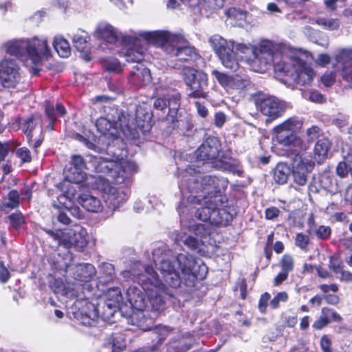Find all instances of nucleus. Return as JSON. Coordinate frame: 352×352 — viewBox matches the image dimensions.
Wrapping results in <instances>:
<instances>
[{
  "instance_id": "obj_1",
  "label": "nucleus",
  "mask_w": 352,
  "mask_h": 352,
  "mask_svg": "<svg viewBox=\"0 0 352 352\" xmlns=\"http://www.w3.org/2000/svg\"><path fill=\"white\" fill-rule=\"evenodd\" d=\"M179 188H187L191 195L186 202L182 201L178 210L181 218L186 214H192L202 221H210L211 224L226 226L232 219L226 209L220 208L223 204L221 192L227 186V182L211 175L197 174L191 166L182 171L179 176Z\"/></svg>"
},
{
  "instance_id": "obj_2",
  "label": "nucleus",
  "mask_w": 352,
  "mask_h": 352,
  "mask_svg": "<svg viewBox=\"0 0 352 352\" xmlns=\"http://www.w3.org/2000/svg\"><path fill=\"white\" fill-rule=\"evenodd\" d=\"M209 43L222 65L234 72L239 68L237 54H241V58L247 61L258 64V67L255 69L258 72L265 71L267 66L274 63L277 58L274 54L276 45L269 40H263L258 45L252 46L250 44L236 43L232 40L227 41L220 35L214 34L210 38Z\"/></svg>"
},
{
  "instance_id": "obj_3",
  "label": "nucleus",
  "mask_w": 352,
  "mask_h": 352,
  "mask_svg": "<svg viewBox=\"0 0 352 352\" xmlns=\"http://www.w3.org/2000/svg\"><path fill=\"white\" fill-rule=\"evenodd\" d=\"M156 265L164 283L173 288L179 287L182 283L191 287L195 280L205 278L208 273L206 264L198 263L188 253H179L171 259L163 258Z\"/></svg>"
},
{
  "instance_id": "obj_4",
  "label": "nucleus",
  "mask_w": 352,
  "mask_h": 352,
  "mask_svg": "<svg viewBox=\"0 0 352 352\" xmlns=\"http://www.w3.org/2000/svg\"><path fill=\"white\" fill-rule=\"evenodd\" d=\"M122 275L125 278L136 277L146 294L152 308L156 310L164 309L165 302L171 294L152 267H144L138 262L131 270L122 271Z\"/></svg>"
},
{
  "instance_id": "obj_5",
  "label": "nucleus",
  "mask_w": 352,
  "mask_h": 352,
  "mask_svg": "<svg viewBox=\"0 0 352 352\" xmlns=\"http://www.w3.org/2000/svg\"><path fill=\"white\" fill-rule=\"evenodd\" d=\"M140 36L149 44L160 47L171 58L179 61H188L197 56L195 49L189 45L181 33H172L165 30L140 32Z\"/></svg>"
},
{
  "instance_id": "obj_6",
  "label": "nucleus",
  "mask_w": 352,
  "mask_h": 352,
  "mask_svg": "<svg viewBox=\"0 0 352 352\" xmlns=\"http://www.w3.org/2000/svg\"><path fill=\"white\" fill-rule=\"evenodd\" d=\"M121 43L125 49L122 52L127 62H136L138 64L133 67L131 72L129 80L137 85H146L151 82L150 70L140 63L144 58V54L149 43L140 36V32L133 35L122 36Z\"/></svg>"
},
{
  "instance_id": "obj_7",
  "label": "nucleus",
  "mask_w": 352,
  "mask_h": 352,
  "mask_svg": "<svg viewBox=\"0 0 352 352\" xmlns=\"http://www.w3.org/2000/svg\"><path fill=\"white\" fill-rule=\"evenodd\" d=\"M89 168L96 173H107L117 184H122L138 170L136 164L132 162H118L107 160L100 156H91L88 162Z\"/></svg>"
},
{
  "instance_id": "obj_8",
  "label": "nucleus",
  "mask_w": 352,
  "mask_h": 352,
  "mask_svg": "<svg viewBox=\"0 0 352 352\" xmlns=\"http://www.w3.org/2000/svg\"><path fill=\"white\" fill-rule=\"evenodd\" d=\"M274 67L276 72L291 76L298 86L310 85L315 76L313 69L299 56L283 57L274 62Z\"/></svg>"
},
{
  "instance_id": "obj_9",
  "label": "nucleus",
  "mask_w": 352,
  "mask_h": 352,
  "mask_svg": "<svg viewBox=\"0 0 352 352\" xmlns=\"http://www.w3.org/2000/svg\"><path fill=\"white\" fill-rule=\"evenodd\" d=\"M220 147L221 145L217 138L209 137L197 149V158L199 160L210 162L217 169L232 171V165L229 162L218 158Z\"/></svg>"
},
{
  "instance_id": "obj_10",
  "label": "nucleus",
  "mask_w": 352,
  "mask_h": 352,
  "mask_svg": "<svg viewBox=\"0 0 352 352\" xmlns=\"http://www.w3.org/2000/svg\"><path fill=\"white\" fill-rule=\"evenodd\" d=\"M142 290H144L142 287L131 286L126 292L127 300L133 309V312L131 315L132 324L137 326H141L146 320L145 311H148L149 309L157 311L152 308L151 302H149V305L147 304L144 292ZM148 301L150 302L148 298Z\"/></svg>"
},
{
  "instance_id": "obj_11",
  "label": "nucleus",
  "mask_w": 352,
  "mask_h": 352,
  "mask_svg": "<svg viewBox=\"0 0 352 352\" xmlns=\"http://www.w3.org/2000/svg\"><path fill=\"white\" fill-rule=\"evenodd\" d=\"M302 125V122L298 118H288L274 128V142L284 146L299 144L301 140L297 138L296 132Z\"/></svg>"
},
{
  "instance_id": "obj_12",
  "label": "nucleus",
  "mask_w": 352,
  "mask_h": 352,
  "mask_svg": "<svg viewBox=\"0 0 352 352\" xmlns=\"http://www.w3.org/2000/svg\"><path fill=\"white\" fill-rule=\"evenodd\" d=\"M183 76L191 91L189 97L206 98L208 96V76L206 73L186 67L183 69Z\"/></svg>"
},
{
  "instance_id": "obj_13",
  "label": "nucleus",
  "mask_w": 352,
  "mask_h": 352,
  "mask_svg": "<svg viewBox=\"0 0 352 352\" xmlns=\"http://www.w3.org/2000/svg\"><path fill=\"white\" fill-rule=\"evenodd\" d=\"M91 188H96L105 195V201L113 210L118 208L128 197L124 188L113 186L109 183V179H106L102 175H98Z\"/></svg>"
},
{
  "instance_id": "obj_14",
  "label": "nucleus",
  "mask_w": 352,
  "mask_h": 352,
  "mask_svg": "<svg viewBox=\"0 0 352 352\" xmlns=\"http://www.w3.org/2000/svg\"><path fill=\"white\" fill-rule=\"evenodd\" d=\"M29 43L28 47L30 63L27 64V67L34 75H37L39 72V66L41 65L42 58L44 56H48L50 48L47 41L44 36H34L31 38H27Z\"/></svg>"
},
{
  "instance_id": "obj_15",
  "label": "nucleus",
  "mask_w": 352,
  "mask_h": 352,
  "mask_svg": "<svg viewBox=\"0 0 352 352\" xmlns=\"http://www.w3.org/2000/svg\"><path fill=\"white\" fill-rule=\"evenodd\" d=\"M85 169H90L87 167L86 163L81 155H74L71 158L70 166L64 170L65 178L71 182H84L94 186L95 179L98 176L87 175L84 173Z\"/></svg>"
},
{
  "instance_id": "obj_16",
  "label": "nucleus",
  "mask_w": 352,
  "mask_h": 352,
  "mask_svg": "<svg viewBox=\"0 0 352 352\" xmlns=\"http://www.w3.org/2000/svg\"><path fill=\"white\" fill-rule=\"evenodd\" d=\"M22 80L21 69L16 60L3 59L0 63V89L16 88Z\"/></svg>"
},
{
  "instance_id": "obj_17",
  "label": "nucleus",
  "mask_w": 352,
  "mask_h": 352,
  "mask_svg": "<svg viewBox=\"0 0 352 352\" xmlns=\"http://www.w3.org/2000/svg\"><path fill=\"white\" fill-rule=\"evenodd\" d=\"M256 106L260 112L267 117V122L281 116L288 107L285 102L272 96H260L256 100Z\"/></svg>"
},
{
  "instance_id": "obj_18",
  "label": "nucleus",
  "mask_w": 352,
  "mask_h": 352,
  "mask_svg": "<svg viewBox=\"0 0 352 352\" xmlns=\"http://www.w3.org/2000/svg\"><path fill=\"white\" fill-rule=\"evenodd\" d=\"M74 316L77 320L85 326H94L99 317L98 311L94 303L87 299H77L74 304Z\"/></svg>"
},
{
  "instance_id": "obj_19",
  "label": "nucleus",
  "mask_w": 352,
  "mask_h": 352,
  "mask_svg": "<svg viewBox=\"0 0 352 352\" xmlns=\"http://www.w3.org/2000/svg\"><path fill=\"white\" fill-rule=\"evenodd\" d=\"M315 161L307 155H296L292 165L294 182L299 186H305L307 182L308 174L312 170Z\"/></svg>"
},
{
  "instance_id": "obj_20",
  "label": "nucleus",
  "mask_w": 352,
  "mask_h": 352,
  "mask_svg": "<svg viewBox=\"0 0 352 352\" xmlns=\"http://www.w3.org/2000/svg\"><path fill=\"white\" fill-rule=\"evenodd\" d=\"M27 38L13 39L6 42L3 47L5 51L12 56L20 58L27 67L30 63L28 47H30Z\"/></svg>"
},
{
  "instance_id": "obj_21",
  "label": "nucleus",
  "mask_w": 352,
  "mask_h": 352,
  "mask_svg": "<svg viewBox=\"0 0 352 352\" xmlns=\"http://www.w3.org/2000/svg\"><path fill=\"white\" fill-rule=\"evenodd\" d=\"M65 271L79 283L89 282L96 272L94 266L89 263L66 265Z\"/></svg>"
},
{
  "instance_id": "obj_22",
  "label": "nucleus",
  "mask_w": 352,
  "mask_h": 352,
  "mask_svg": "<svg viewBox=\"0 0 352 352\" xmlns=\"http://www.w3.org/2000/svg\"><path fill=\"white\" fill-rule=\"evenodd\" d=\"M179 94L175 91H168L166 97H157L154 101V107L156 109L164 110L168 107V113L173 117L179 107Z\"/></svg>"
},
{
  "instance_id": "obj_23",
  "label": "nucleus",
  "mask_w": 352,
  "mask_h": 352,
  "mask_svg": "<svg viewBox=\"0 0 352 352\" xmlns=\"http://www.w3.org/2000/svg\"><path fill=\"white\" fill-rule=\"evenodd\" d=\"M20 127L27 136L28 141H32L34 136L42 135V120L40 116H31L20 123Z\"/></svg>"
},
{
  "instance_id": "obj_24",
  "label": "nucleus",
  "mask_w": 352,
  "mask_h": 352,
  "mask_svg": "<svg viewBox=\"0 0 352 352\" xmlns=\"http://www.w3.org/2000/svg\"><path fill=\"white\" fill-rule=\"evenodd\" d=\"M94 36L109 43L115 45L119 42L120 34L116 29L108 23H100L94 32Z\"/></svg>"
},
{
  "instance_id": "obj_25",
  "label": "nucleus",
  "mask_w": 352,
  "mask_h": 352,
  "mask_svg": "<svg viewBox=\"0 0 352 352\" xmlns=\"http://www.w3.org/2000/svg\"><path fill=\"white\" fill-rule=\"evenodd\" d=\"M336 58L338 62L343 65L341 71L342 78L348 82H352V50H340Z\"/></svg>"
},
{
  "instance_id": "obj_26",
  "label": "nucleus",
  "mask_w": 352,
  "mask_h": 352,
  "mask_svg": "<svg viewBox=\"0 0 352 352\" xmlns=\"http://www.w3.org/2000/svg\"><path fill=\"white\" fill-rule=\"evenodd\" d=\"M78 202L86 210L91 212H100L103 209L101 200L90 193H81L78 197Z\"/></svg>"
},
{
  "instance_id": "obj_27",
  "label": "nucleus",
  "mask_w": 352,
  "mask_h": 352,
  "mask_svg": "<svg viewBox=\"0 0 352 352\" xmlns=\"http://www.w3.org/2000/svg\"><path fill=\"white\" fill-rule=\"evenodd\" d=\"M192 338L189 333L178 336L177 339L172 340L167 348V352H184L191 347Z\"/></svg>"
},
{
  "instance_id": "obj_28",
  "label": "nucleus",
  "mask_w": 352,
  "mask_h": 352,
  "mask_svg": "<svg viewBox=\"0 0 352 352\" xmlns=\"http://www.w3.org/2000/svg\"><path fill=\"white\" fill-rule=\"evenodd\" d=\"M135 121L137 126L144 131H149L151 129V113L142 106L137 107Z\"/></svg>"
},
{
  "instance_id": "obj_29",
  "label": "nucleus",
  "mask_w": 352,
  "mask_h": 352,
  "mask_svg": "<svg viewBox=\"0 0 352 352\" xmlns=\"http://www.w3.org/2000/svg\"><path fill=\"white\" fill-rule=\"evenodd\" d=\"M331 148V143L327 138H322L317 141L314 146V160L321 163L327 157Z\"/></svg>"
},
{
  "instance_id": "obj_30",
  "label": "nucleus",
  "mask_w": 352,
  "mask_h": 352,
  "mask_svg": "<svg viewBox=\"0 0 352 352\" xmlns=\"http://www.w3.org/2000/svg\"><path fill=\"white\" fill-rule=\"evenodd\" d=\"M72 245L78 249H82L87 244V233L85 228L80 226H76L71 229Z\"/></svg>"
},
{
  "instance_id": "obj_31",
  "label": "nucleus",
  "mask_w": 352,
  "mask_h": 352,
  "mask_svg": "<svg viewBox=\"0 0 352 352\" xmlns=\"http://www.w3.org/2000/svg\"><path fill=\"white\" fill-rule=\"evenodd\" d=\"M176 243L182 242L185 245L192 250H197L199 252L202 251L203 243L192 236H187L184 232L177 233L175 237Z\"/></svg>"
},
{
  "instance_id": "obj_32",
  "label": "nucleus",
  "mask_w": 352,
  "mask_h": 352,
  "mask_svg": "<svg viewBox=\"0 0 352 352\" xmlns=\"http://www.w3.org/2000/svg\"><path fill=\"white\" fill-rule=\"evenodd\" d=\"M45 232L55 241H57L59 245H63L66 248H70L72 247L71 230L66 232H63L61 230L55 232L51 230H46Z\"/></svg>"
},
{
  "instance_id": "obj_33",
  "label": "nucleus",
  "mask_w": 352,
  "mask_h": 352,
  "mask_svg": "<svg viewBox=\"0 0 352 352\" xmlns=\"http://www.w3.org/2000/svg\"><path fill=\"white\" fill-rule=\"evenodd\" d=\"M85 186H90L91 188V184H87L85 182H74L68 181L65 178L63 183L62 184V190L65 194V196L69 199H74L77 189L80 190Z\"/></svg>"
},
{
  "instance_id": "obj_34",
  "label": "nucleus",
  "mask_w": 352,
  "mask_h": 352,
  "mask_svg": "<svg viewBox=\"0 0 352 352\" xmlns=\"http://www.w3.org/2000/svg\"><path fill=\"white\" fill-rule=\"evenodd\" d=\"M53 46L60 57L66 58L70 55L71 48L69 43L62 36L58 35L54 37Z\"/></svg>"
},
{
  "instance_id": "obj_35",
  "label": "nucleus",
  "mask_w": 352,
  "mask_h": 352,
  "mask_svg": "<svg viewBox=\"0 0 352 352\" xmlns=\"http://www.w3.org/2000/svg\"><path fill=\"white\" fill-rule=\"evenodd\" d=\"M291 173L290 167L285 163H278L274 170V178L276 183L285 184Z\"/></svg>"
},
{
  "instance_id": "obj_36",
  "label": "nucleus",
  "mask_w": 352,
  "mask_h": 352,
  "mask_svg": "<svg viewBox=\"0 0 352 352\" xmlns=\"http://www.w3.org/2000/svg\"><path fill=\"white\" fill-rule=\"evenodd\" d=\"M309 229L311 232L315 234L318 239L325 240L327 239L331 234V229L329 226H317L313 220V218L311 217L309 219Z\"/></svg>"
},
{
  "instance_id": "obj_37",
  "label": "nucleus",
  "mask_w": 352,
  "mask_h": 352,
  "mask_svg": "<svg viewBox=\"0 0 352 352\" xmlns=\"http://www.w3.org/2000/svg\"><path fill=\"white\" fill-rule=\"evenodd\" d=\"M116 120L106 117H100L96 120V126L99 132L106 134L111 129L116 128Z\"/></svg>"
},
{
  "instance_id": "obj_38",
  "label": "nucleus",
  "mask_w": 352,
  "mask_h": 352,
  "mask_svg": "<svg viewBox=\"0 0 352 352\" xmlns=\"http://www.w3.org/2000/svg\"><path fill=\"white\" fill-rule=\"evenodd\" d=\"M88 38L87 32L78 30L72 37L74 47L79 51H83L86 48Z\"/></svg>"
},
{
  "instance_id": "obj_39",
  "label": "nucleus",
  "mask_w": 352,
  "mask_h": 352,
  "mask_svg": "<svg viewBox=\"0 0 352 352\" xmlns=\"http://www.w3.org/2000/svg\"><path fill=\"white\" fill-rule=\"evenodd\" d=\"M45 113L51 121L55 120L57 117L63 116L65 114L66 110L61 104H57L56 108L47 103L45 107Z\"/></svg>"
},
{
  "instance_id": "obj_40",
  "label": "nucleus",
  "mask_w": 352,
  "mask_h": 352,
  "mask_svg": "<svg viewBox=\"0 0 352 352\" xmlns=\"http://www.w3.org/2000/svg\"><path fill=\"white\" fill-rule=\"evenodd\" d=\"M103 68L109 72H120L122 70V66L120 61L113 57L103 58L102 60Z\"/></svg>"
},
{
  "instance_id": "obj_41",
  "label": "nucleus",
  "mask_w": 352,
  "mask_h": 352,
  "mask_svg": "<svg viewBox=\"0 0 352 352\" xmlns=\"http://www.w3.org/2000/svg\"><path fill=\"white\" fill-rule=\"evenodd\" d=\"M100 270L102 274L101 277L102 280L101 281L104 283L107 284L115 278L114 266L112 264L108 263H103Z\"/></svg>"
},
{
  "instance_id": "obj_42",
  "label": "nucleus",
  "mask_w": 352,
  "mask_h": 352,
  "mask_svg": "<svg viewBox=\"0 0 352 352\" xmlns=\"http://www.w3.org/2000/svg\"><path fill=\"white\" fill-rule=\"evenodd\" d=\"M228 17L236 21V25H241L245 21L247 12L236 8H231L226 11Z\"/></svg>"
},
{
  "instance_id": "obj_43",
  "label": "nucleus",
  "mask_w": 352,
  "mask_h": 352,
  "mask_svg": "<svg viewBox=\"0 0 352 352\" xmlns=\"http://www.w3.org/2000/svg\"><path fill=\"white\" fill-rule=\"evenodd\" d=\"M212 74L215 77L219 84L228 91H230L232 76H228L217 70H213Z\"/></svg>"
},
{
  "instance_id": "obj_44",
  "label": "nucleus",
  "mask_w": 352,
  "mask_h": 352,
  "mask_svg": "<svg viewBox=\"0 0 352 352\" xmlns=\"http://www.w3.org/2000/svg\"><path fill=\"white\" fill-rule=\"evenodd\" d=\"M316 23L328 30H336L340 27L339 21L336 19L319 18Z\"/></svg>"
},
{
  "instance_id": "obj_45",
  "label": "nucleus",
  "mask_w": 352,
  "mask_h": 352,
  "mask_svg": "<svg viewBox=\"0 0 352 352\" xmlns=\"http://www.w3.org/2000/svg\"><path fill=\"white\" fill-rule=\"evenodd\" d=\"M322 316L328 321V323L334 321V322H340L342 321V317L333 309L323 307L321 310Z\"/></svg>"
},
{
  "instance_id": "obj_46",
  "label": "nucleus",
  "mask_w": 352,
  "mask_h": 352,
  "mask_svg": "<svg viewBox=\"0 0 352 352\" xmlns=\"http://www.w3.org/2000/svg\"><path fill=\"white\" fill-rule=\"evenodd\" d=\"M249 81L239 76H232L230 91H241L244 89L248 85Z\"/></svg>"
},
{
  "instance_id": "obj_47",
  "label": "nucleus",
  "mask_w": 352,
  "mask_h": 352,
  "mask_svg": "<svg viewBox=\"0 0 352 352\" xmlns=\"http://www.w3.org/2000/svg\"><path fill=\"white\" fill-rule=\"evenodd\" d=\"M107 296L109 298V300L112 302L108 304L109 307L119 306L120 302L122 300V296L121 294V292L120 289H116H116L112 288L111 289H109Z\"/></svg>"
},
{
  "instance_id": "obj_48",
  "label": "nucleus",
  "mask_w": 352,
  "mask_h": 352,
  "mask_svg": "<svg viewBox=\"0 0 352 352\" xmlns=\"http://www.w3.org/2000/svg\"><path fill=\"white\" fill-rule=\"evenodd\" d=\"M329 268L336 274H341L344 271V265L342 261L336 256H331L329 258Z\"/></svg>"
},
{
  "instance_id": "obj_49",
  "label": "nucleus",
  "mask_w": 352,
  "mask_h": 352,
  "mask_svg": "<svg viewBox=\"0 0 352 352\" xmlns=\"http://www.w3.org/2000/svg\"><path fill=\"white\" fill-rule=\"evenodd\" d=\"M280 265L281 270L289 274L294 269V261L293 257L290 255L285 254L280 260Z\"/></svg>"
},
{
  "instance_id": "obj_50",
  "label": "nucleus",
  "mask_w": 352,
  "mask_h": 352,
  "mask_svg": "<svg viewBox=\"0 0 352 352\" xmlns=\"http://www.w3.org/2000/svg\"><path fill=\"white\" fill-rule=\"evenodd\" d=\"M19 192L16 190H12L8 195V201L6 203V206L10 208H15L19 206Z\"/></svg>"
},
{
  "instance_id": "obj_51",
  "label": "nucleus",
  "mask_w": 352,
  "mask_h": 352,
  "mask_svg": "<svg viewBox=\"0 0 352 352\" xmlns=\"http://www.w3.org/2000/svg\"><path fill=\"white\" fill-rule=\"evenodd\" d=\"M302 97L314 102L322 103L324 101V96L317 91H303Z\"/></svg>"
},
{
  "instance_id": "obj_52",
  "label": "nucleus",
  "mask_w": 352,
  "mask_h": 352,
  "mask_svg": "<svg viewBox=\"0 0 352 352\" xmlns=\"http://www.w3.org/2000/svg\"><path fill=\"white\" fill-rule=\"evenodd\" d=\"M109 345H111L112 352H119L126 347V343L120 336L112 338Z\"/></svg>"
},
{
  "instance_id": "obj_53",
  "label": "nucleus",
  "mask_w": 352,
  "mask_h": 352,
  "mask_svg": "<svg viewBox=\"0 0 352 352\" xmlns=\"http://www.w3.org/2000/svg\"><path fill=\"white\" fill-rule=\"evenodd\" d=\"M11 226L14 228H19L25 222L24 217L21 212H14L8 217Z\"/></svg>"
},
{
  "instance_id": "obj_54",
  "label": "nucleus",
  "mask_w": 352,
  "mask_h": 352,
  "mask_svg": "<svg viewBox=\"0 0 352 352\" xmlns=\"http://www.w3.org/2000/svg\"><path fill=\"white\" fill-rule=\"evenodd\" d=\"M288 300V295L285 292L278 293L270 302V305L272 309L278 307L280 302H285Z\"/></svg>"
},
{
  "instance_id": "obj_55",
  "label": "nucleus",
  "mask_w": 352,
  "mask_h": 352,
  "mask_svg": "<svg viewBox=\"0 0 352 352\" xmlns=\"http://www.w3.org/2000/svg\"><path fill=\"white\" fill-rule=\"evenodd\" d=\"M16 156L21 159L23 163L30 162L32 160L31 153L25 147L19 148L16 153Z\"/></svg>"
},
{
  "instance_id": "obj_56",
  "label": "nucleus",
  "mask_w": 352,
  "mask_h": 352,
  "mask_svg": "<svg viewBox=\"0 0 352 352\" xmlns=\"http://www.w3.org/2000/svg\"><path fill=\"white\" fill-rule=\"evenodd\" d=\"M309 242V238L307 235L302 233H298L296 234L295 243L302 250H305L307 248Z\"/></svg>"
},
{
  "instance_id": "obj_57",
  "label": "nucleus",
  "mask_w": 352,
  "mask_h": 352,
  "mask_svg": "<svg viewBox=\"0 0 352 352\" xmlns=\"http://www.w3.org/2000/svg\"><path fill=\"white\" fill-rule=\"evenodd\" d=\"M335 80L336 74L332 72H326L321 77V81L326 87L331 86L335 82Z\"/></svg>"
},
{
  "instance_id": "obj_58",
  "label": "nucleus",
  "mask_w": 352,
  "mask_h": 352,
  "mask_svg": "<svg viewBox=\"0 0 352 352\" xmlns=\"http://www.w3.org/2000/svg\"><path fill=\"white\" fill-rule=\"evenodd\" d=\"M270 297L271 296L268 292H265L261 295L258 301V309L261 313L265 312Z\"/></svg>"
},
{
  "instance_id": "obj_59",
  "label": "nucleus",
  "mask_w": 352,
  "mask_h": 352,
  "mask_svg": "<svg viewBox=\"0 0 352 352\" xmlns=\"http://www.w3.org/2000/svg\"><path fill=\"white\" fill-rule=\"evenodd\" d=\"M320 346L322 350V352H332L331 346V340L329 337L327 335L322 336L320 339Z\"/></svg>"
},
{
  "instance_id": "obj_60",
  "label": "nucleus",
  "mask_w": 352,
  "mask_h": 352,
  "mask_svg": "<svg viewBox=\"0 0 352 352\" xmlns=\"http://www.w3.org/2000/svg\"><path fill=\"white\" fill-rule=\"evenodd\" d=\"M209 9L217 10L223 6L224 0H202Z\"/></svg>"
},
{
  "instance_id": "obj_61",
  "label": "nucleus",
  "mask_w": 352,
  "mask_h": 352,
  "mask_svg": "<svg viewBox=\"0 0 352 352\" xmlns=\"http://www.w3.org/2000/svg\"><path fill=\"white\" fill-rule=\"evenodd\" d=\"M333 123L340 129L343 131V128L348 124V117L344 115H338L337 118L333 120Z\"/></svg>"
},
{
  "instance_id": "obj_62",
  "label": "nucleus",
  "mask_w": 352,
  "mask_h": 352,
  "mask_svg": "<svg viewBox=\"0 0 352 352\" xmlns=\"http://www.w3.org/2000/svg\"><path fill=\"white\" fill-rule=\"evenodd\" d=\"M349 172H350V170L344 160L340 162L337 166L336 173L340 177H345L348 175Z\"/></svg>"
},
{
  "instance_id": "obj_63",
  "label": "nucleus",
  "mask_w": 352,
  "mask_h": 352,
  "mask_svg": "<svg viewBox=\"0 0 352 352\" xmlns=\"http://www.w3.org/2000/svg\"><path fill=\"white\" fill-rule=\"evenodd\" d=\"M320 135V129L316 126H312L307 130V135L309 141H314Z\"/></svg>"
},
{
  "instance_id": "obj_64",
  "label": "nucleus",
  "mask_w": 352,
  "mask_h": 352,
  "mask_svg": "<svg viewBox=\"0 0 352 352\" xmlns=\"http://www.w3.org/2000/svg\"><path fill=\"white\" fill-rule=\"evenodd\" d=\"M65 211H67L69 214L76 219H82L83 217V212L78 206H72L70 208H65Z\"/></svg>"
}]
</instances>
